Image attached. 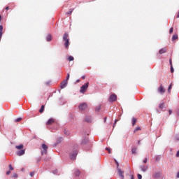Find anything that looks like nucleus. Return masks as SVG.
<instances>
[{
  "instance_id": "nucleus-1",
  "label": "nucleus",
  "mask_w": 179,
  "mask_h": 179,
  "mask_svg": "<svg viewBox=\"0 0 179 179\" xmlns=\"http://www.w3.org/2000/svg\"><path fill=\"white\" fill-rule=\"evenodd\" d=\"M63 41H64V47L66 50L69 48V34L65 33L63 36Z\"/></svg>"
},
{
  "instance_id": "nucleus-2",
  "label": "nucleus",
  "mask_w": 179,
  "mask_h": 179,
  "mask_svg": "<svg viewBox=\"0 0 179 179\" xmlns=\"http://www.w3.org/2000/svg\"><path fill=\"white\" fill-rule=\"evenodd\" d=\"M16 149H17L18 151H17V156H23L24 153H26V150H23L24 145L23 144H20V145L15 146Z\"/></svg>"
},
{
  "instance_id": "nucleus-3",
  "label": "nucleus",
  "mask_w": 179,
  "mask_h": 179,
  "mask_svg": "<svg viewBox=\"0 0 179 179\" xmlns=\"http://www.w3.org/2000/svg\"><path fill=\"white\" fill-rule=\"evenodd\" d=\"M89 87V83H85L80 89V92L85 94V92H87V88Z\"/></svg>"
},
{
  "instance_id": "nucleus-4",
  "label": "nucleus",
  "mask_w": 179,
  "mask_h": 179,
  "mask_svg": "<svg viewBox=\"0 0 179 179\" xmlns=\"http://www.w3.org/2000/svg\"><path fill=\"white\" fill-rule=\"evenodd\" d=\"M78 156V149L75 148L73 152L70 153V157L71 160H75Z\"/></svg>"
},
{
  "instance_id": "nucleus-5",
  "label": "nucleus",
  "mask_w": 179,
  "mask_h": 179,
  "mask_svg": "<svg viewBox=\"0 0 179 179\" xmlns=\"http://www.w3.org/2000/svg\"><path fill=\"white\" fill-rule=\"evenodd\" d=\"M87 103H80L78 108L80 111H85V110L87 108Z\"/></svg>"
},
{
  "instance_id": "nucleus-6",
  "label": "nucleus",
  "mask_w": 179,
  "mask_h": 179,
  "mask_svg": "<svg viewBox=\"0 0 179 179\" xmlns=\"http://www.w3.org/2000/svg\"><path fill=\"white\" fill-rule=\"evenodd\" d=\"M42 149L43 150L41 151V155H47V150H48V146L45 144H42Z\"/></svg>"
},
{
  "instance_id": "nucleus-7",
  "label": "nucleus",
  "mask_w": 179,
  "mask_h": 179,
  "mask_svg": "<svg viewBox=\"0 0 179 179\" xmlns=\"http://www.w3.org/2000/svg\"><path fill=\"white\" fill-rule=\"evenodd\" d=\"M158 92H159V93H160L161 94H164V93H166V89L164 88V87H163V85H161L158 87Z\"/></svg>"
},
{
  "instance_id": "nucleus-8",
  "label": "nucleus",
  "mask_w": 179,
  "mask_h": 179,
  "mask_svg": "<svg viewBox=\"0 0 179 179\" xmlns=\"http://www.w3.org/2000/svg\"><path fill=\"white\" fill-rule=\"evenodd\" d=\"M117 100V95L115 94H113L109 97V101L111 103L113 101H115Z\"/></svg>"
},
{
  "instance_id": "nucleus-9",
  "label": "nucleus",
  "mask_w": 179,
  "mask_h": 179,
  "mask_svg": "<svg viewBox=\"0 0 179 179\" xmlns=\"http://www.w3.org/2000/svg\"><path fill=\"white\" fill-rule=\"evenodd\" d=\"M66 85H68V81L64 80L60 84L61 89H65V87H66Z\"/></svg>"
},
{
  "instance_id": "nucleus-10",
  "label": "nucleus",
  "mask_w": 179,
  "mask_h": 179,
  "mask_svg": "<svg viewBox=\"0 0 179 179\" xmlns=\"http://www.w3.org/2000/svg\"><path fill=\"white\" fill-rule=\"evenodd\" d=\"M55 122V120H54V118H50L47 122L46 125H52V124H54Z\"/></svg>"
},
{
  "instance_id": "nucleus-11",
  "label": "nucleus",
  "mask_w": 179,
  "mask_h": 179,
  "mask_svg": "<svg viewBox=\"0 0 179 179\" xmlns=\"http://www.w3.org/2000/svg\"><path fill=\"white\" fill-rule=\"evenodd\" d=\"M117 172H118V174H119V176H120V177L122 178H124V171H121V169H120V168H117Z\"/></svg>"
},
{
  "instance_id": "nucleus-12",
  "label": "nucleus",
  "mask_w": 179,
  "mask_h": 179,
  "mask_svg": "<svg viewBox=\"0 0 179 179\" xmlns=\"http://www.w3.org/2000/svg\"><path fill=\"white\" fill-rule=\"evenodd\" d=\"M166 52H167V48H164L159 51V54L160 55L166 54Z\"/></svg>"
},
{
  "instance_id": "nucleus-13",
  "label": "nucleus",
  "mask_w": 179,
  "mask_h": 179,
  "mask_svg": "<svg viewBox=\"0 0 179 179\" xmlns=\"http://www.w3.org/2000/svg\"><path fill=\"white\" fill-rule=\"evenodd\" d=\"M154 178H160L162 177V173H156L153 175Z\"/></svg>"
},
{
  "instance_id": "nucleus-14",
  "label": "nucleus",
  "mask_w": 179,
  "mask_h": 179,
  "mask_svg": "<svg viewBox=\"0 0 179 179\" xmlns=\"http://www.w3.org/2000/svg\"><path fill=\"white\" fill-rule=\"evenodd\" d=\"M141 171H143V172H145V171H148V166H141Z\"/></svg>"
},
{
  "instance_id": "nucleus-15",
  "label": "nucleus",
  "mask_w": 179,
  "mask_h": 179,
  "mask_svg": "<svg viewBox=\"0 0 179 179\" xmlns=\"http://www.w3.org/2000/svg\"><path fill=\"white\" fill-rule=\"evenodd\" d=\"M85 121H86L87 122H92V117H90V116H86V117H85Z\"/></svg>"
},
{
  "instance_id": "nucleus-16",
  "label": "nucleus",
  "mask_w": 179,
  "mask_h": 179,
  "mask_svg": "<svg viewBox=\"0 0 179 179\" xmlns=\"http://www.w3.org/2000/svg\"><path fill=\"white\" fill-rule=\"evenodd\" d=\"M176 40H178V34H175L172 36V41H174Z\"/></svg>"
},
{
  "instance_id": "nucleus-17",
  "label": "nucleus",
  "mask_w": 179,
  "mask_h": 179,
  "mask_svg": "<svg viewBox=\"0 0 179 179\" xmlns=\"http://www.w3.org/2000/svg\"><path fill=\"white\" fill-rule=\"evenodd\" d=\"M75 175L78 177L80 176V171L79 169H76L75 171Z\"/></svg>"
},
{
  "instance_id": "nucleus-18",
  "label": "nucleus",
  "mask_w": 179,
  "mask_h": 179,
  "mask_svg": "<svg viewBox=\"0 0 179 179\" xmlns=\"http://www.w3.org/2000/svg\"><path fill=\"white\" fill-rule=\"evenodd\" d=\"M136 150H138V148H133L131 149V153H132L133 155H136Z\"/></svg>"
},
{
  "instance_id": "nucleus-19",
  "label": "nucleus",
  "mask_w": 179,
  "mask_h": 179,
  "mask_svg": "<svg viewBox=\"0 0 179 179\" xmlns=\"http://www.w3.org/2000/svg\"><path fill=\"white\" fill-rule=\"evenodd\" d=\"M164 103H160L159 104V108L160 109V110H163V109L164 108Z\"/></svg>"
},
{
  "instance_id": "nucleus-20",
  "label": "nucleus",
  "mask_w": 179,
  "mask_h": 179,
  "mask_svg": "<svg viewBox=\"0 0 179 179\" xmlns=\"http://www.w3.org/2000/svg\"><path fill=\"white\" fill-rule=\"evenodd\" d=\"M46 40H47V41H51V40H52V36L50 34L48 35Z\"/></svg>"
},
{
  "instance_id": "nucleus-21",
  "label": "nucleus",
  "mask_w": 179,
  "mask_h": 179,
  "mask_svg": "<svg viewBox=\"0 0 179 179\" xmlns=\"http://www.w3.org/2000/svg\"><path fill=\"white\" fill-rule=\"evenodd\" d=\"M136 121H137L136 118L132 117V125H133V127H134L135 124H136Z\"/></svg>"
},
{
  "instance_id": "nucleus-22",
  "label": "nucleus",
  "mask_w": 179,
  "mask_h": 179,
  "mask_svg": "<svg viewBox=\"0 0 179 179\" xmlns=\"http://www.w3.org/2000/svg\"><path fill=\"white\" fill-rule=\"evenodd\" d=\"M44 108H45L44 105H42L41 109L39 110V113H44Z\"/></svg>"
},
{
  "instance_id": "nucleus-23",
  "label": "nucleus",
  "mask_w": 179,
  "mask_h": 179,
  "mask_svg": "<svg viewBox=\"0 0 179 179\" xmlns=\"http://www.w3.org/2000/svg\"><path fill=\"white\" fill-rule=\"evenodd\" d=\"M173 88V85L171 84L168 88V92L171 93V89Z\"/></svg>"
},
{
  "instance_id": "nucleus-24",
  "label": "nucleus",
  "mask_w": 179,
  "mask_h": 179,
  "mask_svg": "<svg viewBox=\"0 0 179 179\" xmlns=\"http://www.w3.org/2000/svg\"><path fill=\"white\" fill-rule=\"evenodd\" d=\"M87 142H88L87 138H85V139H84V140L82 141V144H83V145H85V143H87Z\"/></svg>"
},
{
  "instance_id": "nucleus-25",
  "label": "nucleus",
  "mask_w": 179,
  "mask_h": 179,
  "mask_svg": "<svg viewBox=\"0 0 179 179\" xmlns=\"http://www.w3.org/2000/svg\"><path fill=\"white\" fill-rule=\"evenodd\" d=\"M68 59H69V62H71V61H73L74 58H73V56H69Z\"/></svg>"
},
{
  "instance_id": "nucleus-26",
  "label": "nucleus",
  "mask_w": 179,
  "mask_h": 179,
  "mask_svg": "<svg viewBox=\"0 0 179 179\" xmlns=\"http://www.w3.org/2000/svg\"><path fill=\"white\" fill-rule=\"evenodd\" d=\"M73 12V9L71 8L69 10V12L67 13V15H71Z\"/></svg>"
},
{
  "instance_id": "nucleus-27",
  "label": "nucleus",
  "mask_w": 179,
  "mask_h": 179,
  "mask_svg": "<svg viewBox=\"0 0 179 179\" xmlns=\"http://www.w3.org/2000/svg\"><path fill=\"white\" fill-rule=\"evenodd\" d=\"M115 164H116V165H117V169H120V168H119V167H120V164L118 163V162L115 159Z\"/></svg>"
},
{
  "instance_id": "nucleus-28",
  "label": "nucleus",
  "mask_w": 179,
  "mask_h": 179,
  "mask_svg": "<svg viewBox=\"0 0 179 179\" xmlns=\"http://www.w3.org/2000/svg\"><path fill=\"white\" fill-rule=\"evenodd\" d=\"M69 78H70V75H69V73H67L66 78V80H66V82H68V80H69Z\"/></svg>"
},
{
  "instance_id": "nucleus-29",
  "label": "nucleus",
  "mask_w": 179,
  "mask_h": 179,
  "mask_svg": "<svg viewBox=\"0 0 179 179\" xmlns=\"http://www.w3.org/2000/svg\"><path fill=\"white\" fill-rule=\"evenodd\" d=\"M64 134H66V136H69V132H68L66 130L64 131Z\"/></svg>"
},
{
  "instance_id": "nucleus-30",
  "label": "nucleus",
  "mask_w": 179,
  "mask_h": 179,
  "mask_svg": "<svg viewBox=\"0 0 179 179\" xmlns=\"http://www.w3.org/2000/svg\"><path fill=\"white\" fill-rule=\"evenodd\" d=\"M22 120V117H19L15 120V122H20V121Z\"/></svg>"
},
{
  "instance_id": "nucleus-31",
  "label": "nucleus",
  "mask_w": 179,
  "mask_h": 179,
  "mask_svg": "<svg viewBox=\"0 0 179 179\" xmlns=\"http://www.w3.org/2000/svg\"><path fill=\"white\" fill-rule=\"evenodd\" d=\"M137 131H141V127H136V128L134 129V133L136 132Z\"/></svg>"
},
{
  "instance_id": "nucleus-32",
  "label": "nucleus",
  "mask_w": 179,
  "mask_h": 179,
  "mask_svg": "<svg viewBox=\"0 0 179 179\" xmlns=\"http://www.w3.org/2000/svg\"><path fill=\"white\" fill-rule=\"evenodd\" d=\"M174 29L173 27H171L169 30V34H171V33H173Z\"/></svg>"
},
{
  "instance_id": "nucleus-33",
  "label": "nucleus",
  "mask_w": 179,
  "mask_h": 179,
  "mask_svg": "<svg viewBox=\"0 0 179 179\" xmlns=\"http://www.w3.org/2000/svg\"><path fill=\"white\" fill-rule=\"evenodd\" d=\"M137 178H138V179H142V175H141V174L138 173V174L137 175Z\"/></svg>"
},
{
  "instance_id": "nucleus-34",
  "label": "nucleus",
  "mask_w": 179,
  "mask_h": 179,
  "mask_svg": "<svg viewBox=\"0 0 179 179\" xmlns=\"http://www.w3.org/2000/svg\"><path fill=\"white\" fill-rule=\"evenodd\" d=\"M106 150H107L108 152V153H111V149L108 148H106Z\"/></svg>"
},
{
  "instance_id": "nucleus-35",
  "label": "nucleus",
  "mask_w": 179,
  "mask_h": 179,
  "mask_svg": "<svg viewBox=\"0 0 179 179\" xmlns=\"http://www.w3.org/2000/svg\"><path fill=\"white\" fill-rule=\"evenodd\" d=\"M13 178H17V173H14L13 175Z\"/></svg>"
},
{
  "instance_id": "nucleus-36",
  "label": "nucleus",
  "mask_w": 179,
  "mask_h": 179,
  "mask_svg": "<svg viewBox=\"0 0 179 179\" xmlns=\"http://www.w3.org/2000/svg\"><path fill=\"white\" fill-rule=\"evenodd\" d=\"M2 30H3V27L0 25V32H2Z\"/></svg>"
},
{
  "instance_id": "nucleus-37",
  "label": "nucleus",
  "mask_w": 179,
  "mask_h": 179,
  "mask_svg": "<svg viewBox=\"0 0 179 179\" xmlns=\"http://www.w3.org/2000/svg\"><path fill=\"white\" fill-rule=\"evenodd\" d=\"M171 72L173 73L174 72V69H173V66H171Z\"/></svg>"
},
{
  "instance_id": "nucleus-38",
  "label": "nucleus",
  "mask_w": 179,
  "mask_h": 179,
  "mask_svg": "<svg viewBox=\"0 0 179 179\" xmlns=\"http://www.w3.org/2000/svg\"><path fill=\"white\" fill-rule=\"evenodd\" d=\"M143 163H148V158H145V160L143 161Z\"/></svg>"
},
{
  "instance_id": "nucleus-39",
  "label": "nucleus",
  "mask_w": 179,
  "mask_h": 179,
  "mask_svg": "<svg viewBox=\"0 0 179 179\" xmlns=\"http://www.w3.org/2000/svg\"><path fill=\"white\" fill-rule=\"evenodd\" d=\"M9 169L10 170L13 171V167L12 166L11 164L9 165Z\"/></svg>"
},
{
  "instance_id": "nucleus-40",
  "label": "nucleus",
  "mask_w": 179,
  "mask_h": 179,
  "mask_svg": "<svg viewBox=\"0 0 179 179\" xmlns=\"http://www.w3.org/2000/svg\"><path fill=\"white\" fill-rule=\"evenodd\" d=\"M30 176L31 177H34V172H31Z\"/></svg>"
},
{
  "instance_id": "nucleus-41",
  "label": "nucleus",
  "mask_w": 179,
  "mask_h": 179,
  "mask_svg": "<svg viewBox=\"0 0 179 179\" xmlns=\"http://www.w3.org/2000/svg\"><path fill=\"white\" fill-rule=\"evenodd\" d=\"M96 111H100V106L96 108Z\"/></svg>"
},
{
  "instance_id": "nucleus-42",
  "label": "nucleus",
  "mask_w": 179,
  "mask_h": 179,
  "mask_svg": "<svg viewBox=\"0 0 179 179\" xmlns=\"http://www.w3.org/2000/svg\"><path fill=\"white\" fill-rule=\"evenodd\" d=\"M117 122H118V120H115L113 127H115V124H117Z\"/></svg>"
},
{
  "instance_id": "nucleus-43",
  "label": "nucleus",
  "mask_w": 179,
  "mask_h": 179,
  "mask_svg": "<svg viewBox=\"0 0 179 179\" xmlns=\"http://www.w3.org/2000/svg\"><path fill=\"white\" fill-rule=\"evenodd\" d=\"M169 62H170L171 66H173V62H171V59H170Z\"/></svg>"
},
{
  "instance_id": "nucleus-44",
  "label": "nucleus",
  "mask_w": 179,
  "mask_h": 179,
  "mask_svg": "<svg viewBox=\"0 0 179 179\" xmlns=\"http://www.w3.org/2000/svg\"><path fill=\"white\" fill-rule=\"evenodd\" d=\"M169 115H171V114L173 113V111L171 110H169Z\"/></svg>"
},
{
  "instance_id": "nucleus-45",
  "label": "nucleus",
  "mask_w": 179,
  "mask_h": 179,
  "mask_svg": "<svg viewBox=\"0 0 179 179\" xmlns=\"http://www.w3.org/2000/svg\"><path fill=\"white\" fill-rule=\"evenodd\" d=\"M9 174H10V171H8L6 172L7 176H9Z\"/></svg>"
},
{
  "instance_id": "nucleus-46",
  "label": "nucleus",
  "mask_w": 179,
  "mask_h": 179,
  "mask_svg": "<svg viewBox=\"0 0 179 179\" xmlns=\"http://www.w3.org/2000/svg\"><path fill=\"white\" fill-rule=\"evenodd\" d=\"M176 157H179V151H178L176 153Z\"/></svg>"
},
{
  "instance_id": "nucleus-47",
  "label": "nucleus",
  "mask_w": 179,
  "mask_h": 179,
  "mask_svg": "<svg viewBox=\"0 0 179 179\" xmlns=\"http://www.w3.org/2000/svg\"><path fill=\"white\" fill-rule=\"evenodd\" d=\"M131 179H135V178L134 177V175L131 176Z\"/></svg>"
},
{
  "instance_id": "nucleus-48",
  "label": "nucleus",
  "mask_w": 179,
  "mask_h": 179,
  "mask_svg": "<svg viewBox=\"0 0 179 179\" xmlns=\"http://www.w3.org/2000/svg\"><path fill=\"white\" fill-rule=\"evenodd\" d=\"M0 38H2V32H0Z\"/></svg>"
},
{
  "instance_id": "nucleus-49",
  "label": "nucleus",
  "mask_w": 179,
  "mask_h": 179,
  "mask_svg": "<svg viewBox=\"0 0 179 179\" xmlns=\"http://www.w3.org/2000/svg\"><path fill=\"white\" fill-rule=\"evenodd\" d=\"M85 76H83L82 77H81V79H85Z\"/></svg>"
},
{
  "instance_id": "nucleus-50",
  "label": "nucleus",
  "mask_w": 179,
  "mask_h": 179,
  "mask_svg": "<svg viewBox=\"0 0 179 179\" xmlns=\"http://www.w3.org/2000/svg\"><path fill=\"white\" fill-rule=\"evenodd\" d=\"M9 6L6 7V10H8Z\"/></svg>"
},
{
  "instance_id": "nucleus-51",
  "label": "nucleus",
  "mask_w": 179,
  "mask_h": 179,
  "mask_svg": "<svg viewBox=\"0 0 179 179\" xmlns=\"http://www.w3.org/2000/svg\"><path fill=\"white\" fill-rule=\"evenodd\" d=\"M138 145H141V141H138Z\"/></svg>"
},
{
  "instance_id": "nucleus-52",
  "label": "nucleus",
  "mask_w": 179,
  "mask_h": 179,
  "mask_svg": "<svg viewBox=\"0 0 179 179\" xmlns=\"http://www.w3.org/2000/svg\"><path fill=\"white\" fill-rule=\"evenodd\" d=\"M1 19H2V16L0 15V22H1Z\"/></svg>"
},
{
  "instance_id": "nucleus-53",
  "label": "nucleus",
  "mask_w": 179,
  "mask_h": 179,
  "mask_svg": "<svg viewBox=\"0 0 179 179\" xmlns=\"http://www.w3.org/2000/svg\"><path fill=\"white\" fill-rule=\"evenodd\" d=\"M106 121H107V117H105V122H106Z\"/></svg>"
},
{
  "instance_id": "nucleus-54",
  "label": "nucleus",
  "mask_w": 179,
  "mask_h": 179,
  "mask_svg": "<svg viewBox=\"0 0 179 179\" xmlns=\"http://www.w3.org/2000/svg\"><path fill=\"white\" fill-rule=\"evenodd\" d=\"M77 82H78V83L80 82V80H78Z\"/></svg>"
},
{
  "instance_id": "nucleus-55",
  "label": "nucleus",
  "mask_w": 179,
  "mask_h": 179,
  "mask_svg": "<svg viewBox=\"0 0 179 179\" xmlns=\"http://www.w3.org/2000/svg\"><path fill=\"white\" fill-rule=\"evenodd\" d=\"M178 114L179 115V110H178Z\"/></svg>"
},
{
  "instance_id": "nucleus-56",
  "label": "nucleus",
  "mask_w": 179,
  "mask_h": 179,
  "mask_svg": "<svg viewBox=\"0 0 179 179\" xmlns=\"http://www.w3.org/2000/svg\"><path fill=\"white\" fill-rule=\"evenodd\" d=\"M0 41H1V38H0Z\"/></svg>"
}]
</instances>
